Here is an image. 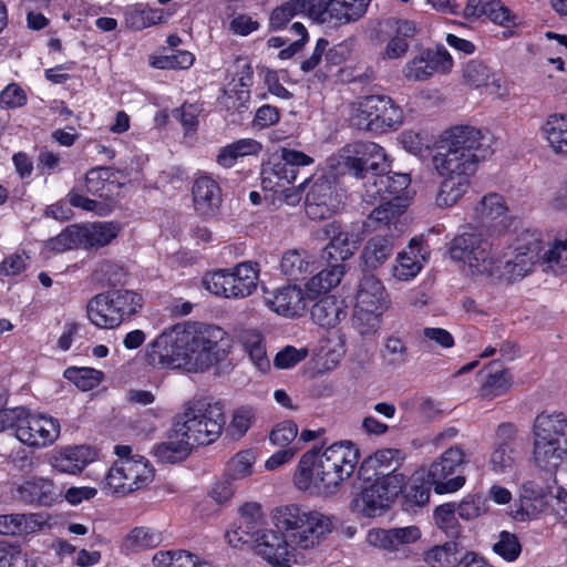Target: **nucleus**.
<instances>
[{
  "mask_svg": "<svg viewBox=\"0 0 567 567\" xmlns=\"http://www.w3.org/2000/svg\"><path fill=\"white\" fill-rule=\"evenodd\" d=\"M488 132L471 126L456 125L445 131L432 157L439 176L472 178L478 164L493 154Z\"/></svg>",
  "mask_w": 567,
  "mask_h": 567,
  "instance_id": "1",
  "label": "nucleus"
},
{
  "mask_svg": "<svg viewBox=\"0 0 567 567\" xmlns=\"http://www.w3.org/2000/svg\"><path fill=\"white\" fill-rule=\"evenodd\" d=\"M359 456V450L351 441L333 443L323 452L313 447L301 456L295 484L301 491L315 485L324 493H333L353 474Z\"/></svg>",
  "mask_w": 567,
  "mask_h": 567,
  "instance_id": "2",
  "label": "nucleus"
},
{
  "mask_svg": "<svg viewBox=\"0 0 567 567\" xmlns=\"http://www.w3.org/2000/svg\"><path fill=\"white\" fill-rule=\"evenodd\" d=\"M225 422L221 401L209 396L193 399L175 416V433L189 439L195 445H207L220 436Z\"/></svg>",
  "mask_w": 567,
  "mask_h": 567,
  "instance_id": "3",
  "label": "nucleus"
},
{
  "mask_svg": "<svg viewBox=\"0 0 567 567\" xmlns=\"http://www.w3.org/2000/svg\"><path fill=\"white\" fill-rule=\"evenodd\" d=\"M178 326L187 367L204 371L226 358L223 342L227 333L223 328L199 322Z\"/></svg>",
  "mask_w": 567,
  "mask_h": 567,
  "instance_id": "4",
  "label": "nucleus"
},
{
  "mask_svg": "<svg viewBox=\"0 0 567 567\" xmlns=\"http://www.w3.org/2000/svg\"><path fill=\"white\" fill-rule=\"evenodd\" d=\"M118 460L105 476V488L114 494L127 495L148 485L154 478V468L142 455H132L130 445H115Z\"/></svg>",
  "mask_w": 567,
  "mask_h": 567,
  "instance_id": "5",
  "label": "nucleus"
},
{
  "mask_svg": "<svg viewBox=\"0 0 567 567\" xmlns=\"http://www.w3.org/2000/svg\"><path fill=\"white\" fill-rule=\"evenodd\" d=\"M524 462V444L518 426L512 422L499 423L494 431V441L488 456L489 471L503 480H514Z\"/></svg>",
  "mask_w": 567,
  "mask_h": 567,
  "instance_id": "6",
  "label": "nucleus"
},
{
  "mask_svg": "<svg viewBox=\"0 0 567 567\" xmlns=\"http://www.w3.org/2000/svg\"><path fill=\"white\" fill-rule=\"evenodd\" d=\"M491 249L492 245L483 230L468 225L452 239L449 251L453 260L463 262L471 276L486 278L494 260Z\"/></svg>",
  "mask_w": 567,
  "mask_h": 567,
  "instance_id": "7",
  "label": "nucleus"
},
{
  "mask_svg": "<svg viewBox=\"0 0 567 567\" xmlns=\"http://www.w3.org/2000/svg\"><path fill=\"white\" fill-rule=\"evenodd\" d=\"M257 264L241 262L231 272L225 269L206 274L203 284L205 288L225 298H245L252 293L258 281Z\"/></svg>",
  "mask_w": 567,
  "mask_h": 567,
  "instance_id": "8",
  "label": "nucleus"
},
{
  "mask_svg": "<svg viewBox=\"0 0 567 567\" xmlns=\"http://www.w3.org/2000/svg\"><path fill=\"white\" fill-rule=\"evenodd\" d=\"M466 463L464 449L461 445H453L430 465L425 482L433 486L437 494L456 492L465 483L462 470Z\"/></svg>",
  "mask_w": 567,
  "mask_h": 567,
  "instance_id": "9",
  "label": "nucleus"
},
{
  "mask_svg": "<svg viewBox=\"0 0 567 567\" xmlns=\"http://www.w3.org/2000/svg\"><path fill=\"white\" fill-rule=\"evenodd\" d=\"M340 164L344 173L359 178L372 171L385 172L388 156L380 145L370 141H357L340 150Z\"/></svg>",
  "mask_w": 567,
  "mask_h": 567,
  "instance_id": "10",
  "label": "nucleus"
},
{
  "mask_svg": "<svg viewBox=\"0 0 567 567\" xmlns=\"http://www.w3.org/2000/svg\"><path fill=\"white\" fill-rule=\"evenodd\" d=\"M313 163V158L303 152L282 147L279 161L265 166L261 171V186L264 190L282 192L288 184L296 182L299 168Z\"/></svg>",
  "mask_w": 567,
  "mask_h": 567,
  "instance_id": "11",
  "label": "nucleus"
},
{
  "mask_svg": "<svg viewBox=\"0 0 567 567\" xmlns=\"http://www.w3.org/2000/svg\"><path fill=\"white\" fill-rule=\"evenodd\" d=\"M321 231L329 240L323 249V258L328 261H344L351 258L363 239L362 226L354 223L333 220L324 224Z\"/></svg>",
  "mask_w": 567,
  "mask_h": 567,
  "instance_id": "12",
  "label": "nucleus"
},
{
  "mask_svg": "<svg viewBox=\"0 0 567 567\" xmlns=\"http://www.w3.org/2000/svg\"><path fill=\"white\" fill-rule=\"evenodd\" d=\"M179 329L178 323L165 329L146 346L145 360L148 365L157 369L187 367Z\"/></svg>",
  "mask_w": 567,
  "mask_h": 567,
  "instance_id": "13",
  "label": "nucleus"
},
{
  "mask_svg": "<svg viewBox=\"0 0 567 567\" xmlns=\"http://www.w3.org/2000/svg\"><path fill=\"white\" fill-rule=\"evenodd\" d=\"M61 426L56 419L42 414H31L22 408L19 415L16 436L30 447L41 449L53 444L60 436Z\"/></svg>",
  "mask_w": 567,
  "mask_h": 567,
  "instance_id": "14",
  "label": "nucleus"
},
{
  "mask_svg": "<svg viewBox=\"0 0 567 567\" xmlns=\"http://www.w3.org/2000/svg\"><path fill=\"white\" fill-rule=\"evenodd\" d=\"M371 0H310L311 18L322 24L341 27L360 20Z\"/></svg>",
  "mask_w": 567,
  "mask_h": 567,
  "instance_id": "15",
  "label": "nucleus"
},
{
  "mask_svg": "<svg viewBox=\"0 0 567 567\" xmlns=\"http://www.w3.org/2000/svg\"><path fill=\"white\" fill-rule=\"evenodd\" d=\"M406 207L404 198H389L369 214L364 224L370 230H386L388 237L399 236L406 225L403 218Z\"/></svg>",
  "mask_w": 567,
  "mask_h": 567,
  "instance_id": "16",
  "label": "nucleus"
},
{
  "mask_svg": "<svg viewBox=\"0 0 567 567\" xmlns=\"http://www.w3.org/2000/svg\"><path fill=\"white\" fill-rule=\"evenodd\" d=\"M452 66V56L444 48L425 49L410 60L402 72L408 81H425L435 72H449Z\"/></svg>",
  "mask_w": 567,
  "mask_h": 567,
  "instance_id": "17",
  "label": "nucleus"
},
{
  "mask_svg": "<svg viewBox=\"0 0 567 567\" xmlns=\"http://www.w3.org/2000/svg\"><path fill=\"white\" fill-rule=\"evenodd\" d=\"M300 530L291 535V542L300 548L317 546L334 528L333 516L319 511H306Z\"/></svg>",
  "mask_w": 567,
  "mask_h": 567,
  "instance_id": "18",
  "label": "nucleus"
},
{
  "mask_svg": "<svg viewBox=\"0 0 567 567\" xmlns=\"http://www.w3.org/2000/svg\"><path fill=\"white\" fill-rule=\"evenodd\" d=\"M252 540L256 553L274 567H290V546L281 534L264 530Z\"/></svg>",
  "mask_w": 567,
  "mask_h": 567,
  "instance_id": "19",
  "label": "nucleus"
},
{
  "mask_svg": "<svg viewBox=\"0 0 567 567\" xmlns=\"http://www.w3.org/2000/svg\"><path fill=\"white\" fill-rule=\"evenodd\" d=\"M94 449L87 445L66 446L56 451L50 458V464L60 473L79 474L96 458Z\"/></svg>",
  "mask_w": 567,
  "mask_h": 567,
  "instance_id": "20",
  "label": "nucleus"
},
{
  "mask_svg": "<svg viewBox=\"0 0 567 567\" xmlns=\"http://www.w3.org/2000/svg\"><path fill=\"white\" fill-rule=\"evenodd\" d=\"M313 296L305 292L298 286H286L276 291L272 299L267 300V305L278 315L293 318L302 316L308 306V301Z\"/></svg>",
  "mask_w": 567,
  "mask_h": 567,
  "instance_id": "21",
  "label": "nucleus"
},
{
  "mask_svg": "<svg viewBox=\"0 0 567 567\" xmlns=\"http://www.w3.org/2000/svg\"><path fill=\"white\" fill-rule=\"evenodd\" d=\"M12 496L16 501L38 506H51L60 496L50 480L34 477L18 485Z\"/></svg>",
  "mask_w": 567,
  "mask_h": 567,
  "instance_id": "22",
  "label": "nucleus"
},
{
  "mask_svg": "<svg viewBox=\"0 0 567 567\" xmlns=\"http://www.w3.org/2000/svg\"><path fill=\"white\" fill-rule=\"evenodd\" d=\"M389 103V96L369 95L352 104L350 121L359 130H380L381 109Z\"/></svg>",
  "mask_w": 567,
  "mask_h": 567,
  "instance_id": "23",
  "label": "nucleus"
},
{
  "mask_svg": "<svg viewBox=\"0 0 567 567\" xmlns=\"http://www.w3.org/2000/svg\"><path fill=\"white\" fill-rule=\"evenodd\" d=\"M192 195L194 207L202 216H214L221 205V189L218 183L207 175L195 179Z\"/></svg>",
  "mask_w": 567,
  "mask_h": 567,
  "instance_id": "24",
  "label": "nucleus"
},
{
  "mask_svg": "<svg viewBox=\"0 0 567 567\" xmlns=\"http://www.w3.org/2000/svg\"><path fill=\"white\" fill-rule=\"evenodd\" d=\"M533 439L567 443V416L558 411L538 413L532 424Z\"/></svg>",
  "mask_w": 567,
  "mask_h": 567,
  "instance_id": "25",
  "label": "nucleus"
},
{
  "mask_svg": "<svg viewBox=\"0 0 567 567\" xmlns=\"http://www.w3.org/2000/svg\"><path fill=\"white\" fill-rule=\"evenodd\" d=\"M333 186L327 179L316 181L306 195V214L310 219L320 220L334 210Z\"/></svg>",
  "mask_w": 567,
  "mask_h": 567,
  "instance_id": "26",
  "label": "nucleus"
},
{
  "mask_svg": "<svg viewBox=\"0 0 567 567\" xmlns=\"http://www.w3.org/2000/svg\"><path fill=\"white\" fill-rule=\"evenodd\" d=\"M355 307L386 311L390 299L382 281L373 275H365L359 282L355 293Z\"/></svg>",
  "mask_w": 567,
  "mask_h": 567,
  "instance_id": "27",
  "label": "nucleus"
},
{
  "mask_svg": "<svg viewBox=\"0 0 567 567\" xmlns=\"http://www.w3.org/2000/svg\"><path fill=\"white\" fill-rule=\"evenodd\" d=\"M476 219L482 226L494 221L502 228L509 227L508 208L502 195L488 193L484 195L474 208Z\"/></svg>",
  "mask_w": 567,
  "mask_h": 567,
  "instance_id": "28",
  "label": "nucleus"
},
{
  "mask_svg": "<svg viewBox=\"0 0 567 567\" xmlns=\"http://www.w3.org/2000/svg\"><path fill=\"white\" fill-rule=\"evenodd\" d=\"M533 267L534 265L528 259H524L518 254H515L513 259L505 261L503 265H496L495 260H493L486 279L492 284H512L527 276Z\"/></svg>",
  "mask_w": 567,
  "mask_h": 567,
  "instance_id": "29",
  "label": "nucleus"
},
{
  "mask_svg": "<svg viewBox=\"0 0 567 567\" xmlns=\"http://www.w3.org/2000/svg\"><path fill=\"white\" fill-rule=\"evenodd\" d=\"M315 323L323 328L336 327L347 316L346 306L336 296L327 295L320 298L310 310Z\"/></svg>",
  "mask_w": 567,
  "mask_h": 567,
  "instance_id": "30",
  "label": "nucleus"
},
{
  "mask_svg": "<svg viewBox=\"0 0 567 567\" xmlns=\"http://www.w3.org/2000/svg\"><path fill=\"white\" fill-rule=\"evenodd\" d=\"M86 315L97 328L114 329L122 323L106 292L97 293L89 300Z\"/></svg>",
  "mask_w": 567,
  "mask_h": 567,
  "instance_id": "31",
  "label": "nucleus"
},
{
  "mask_svg": "<svg viewBox=\"0 0 567 567\" xmlns=\"http://www.w3.org/2000/svg\"><path fill=\"white\" fill-rule=\"evenodd\" d=\"M567 455V443L533 439L532 456L539 468L551 471L556 468Z\"/></svg>",
  "mask_w": 567,
  "mask_h": 567,
  "instance_id": "32",
  "label": "nucleus"
},
{
  "mask_svg": "<svg viewBox=\"0 0 567 567\" xmlns=\"http://www.w3.org/2000/svg\"><path fill=\"white\" fill-rule=\"evenodd\" d=\"M195 444L187 437L175 433V424L171 429L167 441L154 447L155 456L163 463H177L185 460Z\"/></svg>",
  "mask_w": 567,
  "mask_h": 567,
  "instance_id": "33",
  "label": "nucleus"
},
{
  "mask_svg": "<svg viewBox=\"0 0 567 567\" xmlns=\"http://www.w3.org/2000/svg\"><path fill=\"white\" fill-rule=\"evenodd\" d=\"M422 241L412 238L409 244V251L399 254L396 264L393 266V276L400 280H410L421 270V260L425 257L422 254Z\"/></svg>",
  "mask_w": 567,
  "mask_h": 567,
  "instance_id": "34",
  "label": "nucleus"
},
{
  "mask_svg": "<svg viewBox=\"0 0 567 567\" xmlns=\"http://www.w3.org/2000/svg\"><path fill=\"white\" fill-rule=\"evenodd\" d=\"M394 237L373 236L364 245L361 259L369 269L381 267L394 252Z\"/></svg>",
  "mask_w": 567,
  "mask_h": 567,
  "instance_id": "35",
  "label": "nucleus"
},
{
  "mask_svg": "<svg viewBox=\"0 0 567 567\" xmlns=\"http://www.w3.org/2000/svg\"><path fill=\"white\" fill-rule=\"evenodd\" d=\"M493 363H489L480 373H484L485 380L480 388V395L485 400H494L507 393L512 386V374L507 369L492 371Z\"/></svg>",
  "mask_w": 567,
  "mask_h": 567,
  "instance_id": "36",
  "label": "nucleus"
},
{
  "mask_svg": "<svg viewBox=\"0 0 567 567\" xmlns=\"http://www.w3.org/2000/svg\"><path fill=\"white\" fill-rule=\"evenodd\" d=\"M441 177L443 179L435 196V205L440 208H449L456 205L467 193L471 186V178L452 176Z\"/></svg>",
  "mask_w": 567,
  "mask_h": 567,
  "instance_id": "37",
  "label": "nucleus"
},
{
  "mask_svg": "<svg viewBox=\"0 0 567 567\" xmlns=\"http://www.w3.org/2000/svg\"><path fill=\"white\" fill-rule=\"evenodd\" d=\"M106 295L113 303L121 322L131 319L143 307V297L136 291L130 289H112L106 291Z\"/></svg>",
  "mask_w": 567,
  "mask_h": 567,
  "instance_id": "38",
  "label": "nucleus"
},
{
  "mask_svg": "<svg viewBox=\"0 0 567 567\" xmlns=\"http://www.w3.org/2000/svg\"><path fill=\"white\" fill-rule=\"evenodd\" d=\"M237 338L255 365L260 371L268 370L270 362L267 358L262 334L256 329H241Z\"/></svg>",
  "mask_w": 567,
  "mask_h": 567,
  "instance_id": "39",
  "label": "nucleus"
},
{
  "mask_svg": "<svg viewBox=\"0 0 567 567\" xmlns=\"http://www.w3.org/2000/svg\"><path fill=\"white\" fill-rule=\"evenodd\" d=\"M542 131L556 154L567 155V116L551 114L542 127Z\"/></svg>",
  "mask_w": 567,
  "mask_h": 567,
  "instance_id": "40",
  "label": "nucleus"
},
{
  "mask_svg": "<svg viewBox=\"0 0 567 567\" xmlns=\"http://www.w3.org/2000/svg\"><path fill=\"white\" fill-rule=\"evenodd\" d=\"M80 231L83 247H103L117 236L120 227L114 223H94L80 226Z\"/></svg>",
  "mask_w": 567,
  "mask_h": 567,
  "instance_id": "41",
  "label": "nucleus"
},
{
  "mask_svg": "<svg viewBox=\"0 0 567 567\" xmlns=\"http://www.w3.org/2000/svg\"><path fill=\"white\" fill-rule=\"evenodd\" d=\"M350 508L353 513L361 514L365 517L381 516L386 509H389L380 499L378 489L372 488L371 485L365 487L351 499Z\"/></svg>",
  "mask_w": 567,
  "mask_h": 567,
  "instance_id": "42",
  "label": "nucleus"
},
{
  "mask_svg": "<svg viewBox=\"0 0 567 567\" xmlns=\"http://www.w3.org/2000/svg\"><path fill=\"white\" fill-rule=\"evenodd\" d=\"M262 525L264 514L261 506L258 503L244 504L240 508V520L236 530V534L239 535V539L245 535L255 539L265 530L261 528Z\"/></svg>",
  "mask_w": 567,
  "mask_h": 567,
  "instance_id": "43",
  "label": "nucleus"
},
{
  "mask_svg": "<svg viewBox=\"0 0 567 567\" xmlns=\"http://www.w3.org/2000/svg\"><path fill=\"white\" fill-rule=\"evenodd\" d=\"M154 567H212L207 561L186 550H159L152 559Z\"/></svg>",
  "mask_w": 567,
  "mask_h": 567,
  "instance_id": "44",
  "label": "nucleus"
},
{
  "mask_svg": "<svg viewBox=\"0 0 567 567\" xmlns=\"http://www.w3.org/2000/svg\"><path fill=\"white\" fill-rule=\"evenodd\" d=\"M305 509L296 504L281 505L271 512V519L278 530L297 533L305 516Z\"/></svg>",
  "mask_w": 567,
  "mask_h": 567,
  "instance_id": "45",
  "label": "nucleus"
},
{
  "mask_svg": "<svg viewBox=\"0 0 567 567\" xmlns=\"http://www.w3.org/2000/svg\"><path fill=\"white\" fill-rule=\"evenodd\" d=\"M40 525V515L38 514L0 515V535H21L33 530L35 526Z\"/></svg>",
  "mask_w": 567,
  "mask_h": 567,
  "instance_id": "46",
  "label": "nucleus"
},
{
  "mask_svg": "<svg viewBox=\"0 0 567 567\" xmlns=\"http://www.w3.org/2000/svg\"><path fill=\"white\" fill-rule=\"evenodd\" d=\"M280 269L292 280L305 279L312 272L310 262L303 250L291 249L284 254L280 261Z\"/></svg>",
  "mask_w": 567,
  "mask_h": 567,
  "instance_id": "47",
  "label": "nucleus"
},
{
  "mask_svg": "<svg viewBox=\"0 0 567 567\" xmlns=\"http://www.w3.org/2000/svg\"><path fill=\"white\" fill-rule=\"evenodd\" d=\"M405 484V475L386 473L383 476L375 477L374 482L371 484V487L378 489L380 499L389 508L395 498L402 493Z\"/></svg>",
  "mask_w": 567,
  "mask_h": 567,
  "instance_id": "48",
  "label": "nucleus"
},
{
  "mask_svg": "<svg viewBox=\"0 0 567 567\" xmlns=\"http://www.w3.org/2000/svg\"><path fill=\"white\" fill-rule=\"evenodd\" d=\"M543 249L544 240L542 234L537 230H525L518 238L515 254L535 265L540 262Z\"/></svg>",
  "mask_w": 567,
  "mask_h": 567,
  "instance_id": "49",
  "label": "nucleus"
},
{
  "mask_svg": "<svg viewBox=\"0 0 567 567\" xmlns=\"http://www.w3.org/2000/svg\"><path fill=\"white\" fill-rule=\"evenodd\" d=\"M383 312L354 306L352 326L363 338L374 336L380 329Z\"/></svg>",
  "mask_w": 567,
  "mask_h": 567,
  "instance_id": "50",
  "label": "nucleus"
},
{
  "mask_svg": "<svg viewBox=\"0 0 567 567\" xmlns=\"http://www.w3.org/2000/svg\"><path fill=\"white\" fill-rule=\"evenodd\" d=\"M305 12L311 18L310 0H290L272 10L270 27L278 30L285 27L296 14Z\"/></svg>",
  "mask_w": 567,
  "mask_h": 567,
  "instance_id": "51",
  "label": "nucleus"
},
{
  "mask_svg": "<svg viewBox=\"0 0 567 567\" xmlns=\"http://www.w3.org/2000/svg\"><path fill=\"white\" fill-rule=\"evenodd\" d=\"M162 542L161 533L147 527H135L124 538L123 546L131 551L154 548Z\"/></svg>",
  "mask_w": 567,
  "mask_h": 567,
  "instance_id": "52",
  "label": "nucleus"
},
{
  "mask_svg": "<svg viewBox=\"0 0 567 567\" xmlns=\"http://www.w3.org/2000/svg\"><path fill=\"white\" fill-rule=\"evenodd\" d=\"M383 173L372 171L358 178L364 181L361 197L367 204L374 205L388 200L384 187V182L388 181L383 179Z\"/></svg>",
  "mask_w": 567,
  "mask_h": 567,
  "instance_id": "53",
  "label": "nucleus"
},
{
  "mask_svg": "<svg viewBox=\"0 0 567 567\" xmlns=\"http://www.w3.org/2000/svg\"><path fill=\"white\" fill-rule=\"evenodd\" d=\"M370 457L371 461L368 464H375L380 476H383L386 473L399 474L398 468L405 460V454L400 449H381Z\"/></svg>",
  "mask_w": 567,
  "mask_h": 567,
  "instance_id": "54",
  "label": "nucleus"
},
{
  "mask_svg": "<svg viewBox=\"0 0 567 567\" xmlns=\"http://www.w3.org/2000/svg\"><path fill=\"white\" fill-rule=\"evenodd\" d=\"M542 265L554 274L567 272V238L554 240L549 248L543 254Z\"/></svg>",
  "mask_w": 567,
  "mask_h": 567,
  "instance_id": "55",
  "label": "nucleus"
},
{
  "mask_svg": "<svg viewBox=\"0 0 567 567\" xmlns=\"http://www.w3.org/2000/svg\"><path fill=\"white\" fill-rule=\"evenodd\" d=\"M465 550V546L460 540H450L441 546H434L425 551L423 559L433 567H444L454 557Z\"/></svg>",
  "mask_w": 567,
  "mask_h": 567,
  "instance_id": "56",
  "label": "nucleus"
},
{
  "mask_svg": "<svg viewBox=\"0 0 567 567\" xmlns=\"http://www.w3.org/2000/svg\"><path fill=\"white\" fill-rule=\"evenodd\" d=\"M256 455L251 450L240 451L235 454L226 465V476L233 481L243 480L252 473Z\"/></svg>",
  "mask_w": 567,
  "mask_h": 567,
  "instance_id": "57",
  "label": "nucleus"
},
{
  "mask_svg": "<svg viewBox=\"0 0 567 567\" xmlns=\"http://www.w3.org/2000/svg\"><path fill=\"white\" fill-rule=\"evenodd\" d=\"M375 536L383 542V546L398 547L399 545L416 542L421 537V533L416 526H406L379 530Z\"/></svg>",
  "mask_w": 567,
  "mask_h": 567,
  "instance_id": "58",
  "label": "nucleus"
},
{
  "mask_svg": "<svg viewBox=\"0 0 567 567\" xmlns=\"http://www.w3.org/2000/svg\"><path fill=\"white\" fill-rule=\"evenodd\" d=\"M80 226L71 225L58 236L45 241V247L53 252H64L82 246Z\"/></svg>",
  "mask_w": 567,
  "mask_h": 567,
  "instance_id": "59",
  "label": "nucleus"
},
{
  "mask_svg": "<svg viewBox=\"0 0 567 567\" xmlns=\"http://www.w3.org/2000/svg\"><path fill=\"white\" fill-rule=\"evenodd\" d=\"M64 377L80 390L89 391L100 384L103 373L92 368H70L65 370Z\"/></svg>",
  "mask_w": 567,
  "mask_h": 567,
  "instance_id": "60",
  "label": "nucleus"
},
{
  "mask_svg": "<svg viewBox=\"0 0 567 567\" xmlns=\"http://www.w3.org/2000/svg\"><path fill=\"white\" fill-rule=\"evenodd\" d=\"M435 523L452 540L460 537V525L455 516V506L453 504H443L435 509Z\"/></svg>",
  "mask_w": 567,
  "mask_h": 567,
  "instance_id": "61",
  "label": "nucleus"
},
{
  "mask_svg": "<svg viewBox=\"0 0 567 567\" xmlns=\"http://www.w3.org/2000/svg\"><path fill=\"white\" fill-rule=\"evenodd\" d=\"M342 276L343 266L336 262L330 269H322L319 271L318 275L307 284L308 291H313L317 288L319 290L328 291L340 284Z\"/></svg>",
  "mask_w": 567,
  "mask_h": 567,
  "instance_id": "62",
  "label": "nucleus"
},
{
  "mask_svg": "<svg viewBox=\"0 0 567 567\" xmlns=\"http://www.w3.org/2000/svg\"><path fill=\"white\" fill-rule=\"evenodd\" d=\"M114 175V169L110 167H95L90 169L85 175L86 192L100 197L104 196L106 184Z\"/></svg>",
  "mask_w": 567,
  "mask_h": 567,
  "instance_id": "63",
  "label": "nucleus"
},
{
  "mask_svg": "<svg viewBox=\"0 0 567 567\" xmlns=\"http://www.w3.org/2000/svg\"><path fill=\"white\" fill-rule=\"evenodd\" d=\"M408 353V347L401 339L390 337L385 341L382 359L386 365L398 368L406 362Z\"/></svg>",
  "mask_w": 567,
  "mask_h": 567,
  "instance_id": "64",
  "label": "nucleus"
}]
</instances>
